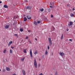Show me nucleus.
Segmentation results:
<instances>
[{
  "label": "nucleus",
  "instance_id": "nucleus-1",
  "mask_svg": "<svg viewBox=\"0 0 75 75\" xmlns=\"http://www.w3.org/2000/svg\"><path fill=\"white\" fill-rule=\"evenodd\" d=\"M34 65L35 68H37V62L36 61V60L35 59H34Z\"/></svg>",
  "mask_w": 75,
  "mask_h": 75
},
{
  "label": "nucleus",
  "instance_id": "nucleus-2",
  "mask_svg": "<svg viewBox=\"0 0 75 75\" xmlns=\"http://www.w3.org/2000/svg\"><path fill=\"white\" fill-rule=\"evenodd\" d=\"M49 41L50 43V46H52V40H51V39L50 38H49Z\"/></svg>",
  "mask_w": 75,
  "mask_h": 75
},
{
  "label": "nucleus",
  "instance_id": "nucleus-3",
  "mask_svg": "<svg viewBox=\"0 0 75 75\" xmlns=\"http://www.w3.org/2000/svg\"><path fill=\"white\" fill-rule=\"evenodd\" d=\"M31 6H29L26 8V9L27 10H31Z\"/></svg>",
  "mask_w": 75,
  "mask_h": 75
},
{
  "label": "nucleus",
  "instance_id": "nucleus-4",
  "mask_svg": "<svg viewBox=\"0 0 75 75\" xmlns=\"http://www.w3.org/2000/svg\"><path fill=\"white\" fill-rule=\"evenodd\" d=\"M26 17L29 20H31V15L29 14L28 15H27Z\"/></svg>",
  "mask_w": 75,
  "mask_h": 75
},
{
  "label": "nucleus",
  "instance_id": "nucleus-5",
  "mask_svg": "<svg viewBox=\"0 0 75 75\" xmlns=\"http://www.w3.org/2000/svg\"><path fill=\"white\" fill-rule=\"evenodd\" d=\"M5 29H8L9 28V25H6L4 26Z\"/></svg>",
  "mask_w": 75,
  "mask_h": 75
},
{
  "label": "nucleus",
  "instance_id": "nucleus-6",
  "mask_svg": "<svg viewBox=\"0 0 75 75\" xmlns=\"http://www.w3.org/2000/svg\"><path fill=\"white\" fill-rule=\"evenodd\" d=\"M30 57L33 58V55L32 54V51H31V49L30 50Z\"/></svg>",
  "mask_w": 75,
  "mask_h": 75
},
{
  "label": "nucleus",
  "instance_id": "nucleus-7",
  "mask_svg": "<svg viewBox=\"0 0 75 75\" xmlns=\"http://www.w3.org/2000/svg\"><path fill=\"white\" fill-rule=\"evenodd\" d=\"M50 4L52 6H54V2H50Z\"/></svg>",
  "mask_w": 75,
  "mask_h": 75
},
{
  "label": "nucleus",
  "instance_id": "nucleus-8",
  "mask_svg": "<svg viewBox=\"0 0 75 75\" xmlns=\"http://www.w3.org/2000/svg\"><path fill=\"white\" fill-rule=\"evenodd\" d=\"M59 54H60L61 55V56H64V53L63 52H60L59 53Z\"/></svg>",
  "mask_w": 75,
  "mask_h": 75
},
{
  "label": "nucleus",
  "instance_id": "nucleus-9",
  "mask_svg": "<svg viewBox=\"0 0 75 75\" xmlns=\"http://www.w3.org/2000/svg\"><path fill=\"white\" fill-rule=\"evenodd\" d=\"M12 43H13V41H11L9 42L8 43V47H9V46H10V45L11 44H12Z\"/></svg>",
  "mask_w": 75,
  "mask_h": 75
},
{
  "label": "nucleus",
  "instance_id": "nucleus-10",
  "mask_svg": "<svg viewBox=\"0 0 75 75\" xmlns=\"http://www.w3.org/2000/svg\"><path fill=\"white\" fill-rule=\"evenodd\" d=\"M72 24H73V23L72 22H70V24H68V25H69V26H70V25H72Z\"/></svg>",
  "mask_w": 75,
  "mask_h": 75
},
{
  "label": "nucleus",
  "instance_id": "nucleus-11",
  "mask_svg": "<svg viewBox=\"0 0 75 75\" xmlns=\"http://www.w3.org/2000/svg\"><path fill=\"white\" fill-rule=\"evenodd\" d=\"M22 73L23 75H25V72L24 70H22Z\"/></svg>",
  "mask_w": 75,
  "mask_h": 75
},
{
  "label": "nucleus",
  "instance_id": "nucleus-12",
  "mask_svg": "<svg viewBox=\"0 0 75 75\" xmlns=\"http://www.w3.org/2000/svg\"><path fill=\"white\" fill-rule=\"evenodd\" d=\"M27 20V18L25 17H24V21H26Z\"/></svg>",
  "mask_w": 75,
  "mask_h": 75
},
{
  "label": "nucleus",
  "instance_id": "nucleus-13",
  "mask_svg": "<svg viewBox=\"0 0 75 75\" xmlns=\"http://www.w3.org/2000/svg\"><path fill=\"white\" fill-rule=\"evenodd\" d=\"M4 7L5 8H7L8 7V6H7V5H4Z\"/></svg>",
  "mask_w": 75,
  "mask_h": 75
},
{
  "label": "nucleus",
  "instance_id": "nucleus-14",
  "mask_svg": "<svg viewBox=\"0 0 75 75\" xmlns=\"http://www.w3.org/2000/svg\"><path fill=\"white\" fill-rule=\"evenodd\" d=\"M6 69L7 71H9L10 70V68H9L8 67L6 68Z\"/></svg>",
  "mask_w": 75,
  "mask_h": 75
},
{
  "label": "nucleus",
  "instance_id": "nucleus-15",
  "mask_svg": "<svg viewBox=\"0 0 75 75\" xmlns=\"http://www.w3.org/2000/svg\"><path fill=\"white\" fill-rule=\"evenodd\" d=\"M24 59H25V57H24L23 58L21 59V61L23 62L24 61Z\"/></svg>",
  "mask_w": 75,
  "mask_h": 75
},
{
  "label": "nucleus",
  "instance_id": "nucleus-16",
  "mask_svg": "<svg viewBox=\"0 0 75 75\" xmlns=\"http://www.w3.org/2000/svg\"><path fill=\"white\" fill-rule=\"evenodd\" d=\"M45 54L46 55H47V54H48V51H47V50H46V51L45 52Z\"/></svg>",
  "mask_w": 75,
  "mask_h": 75
},
{
  "label": "nucleus",
  "instance_id": "nucleus-17",
  "mask_svg": "<svg viewBox=\"0 0 75 75\" xmlns=\"http://www.w3.org/2000/svg\"><path fill=\"white\" fill-rule=\"evenodd\" d=\"M74 14L73 13H71L70 15L71 17H74Z\"/></svg>",
  "mask_w": 75,
  "mask_h": 75
},
{
  "label": "nucleus",
  "instance_id": "nucleus-18",
  "mask_svg": "<svg viewBox=\"0 0 75 75\" xmlns=\"http://www.w3.org/2000/svg\"><path fill=\"white\" fill-rule=\"evenodd\" d=\"M38 54V52H37V51H35V52L34 53V54L36 55V54Z\"/></svg>",
  "mask_w": 75,
  "mask_h": 75
},
{
  "label": "nucleus",
  "instance_id": "nucleus-19",
  "mask_svg": "<svg viewBox=\"0 0 75 75\" xmlns=\"http://www.w3.org/2000/svg\"><path fill=\"white\" fill-rule=\"evenodd\" d=\"M63 36H64V35L63 34H62V35L61 37V39L62 40L63 39Z\"/></svg>",
  "mask_w": 75,
  "mask_h": 75
},
{
  "label": "nucleus",
  "instance_id": "nucleus-20",
  "mask_svg": "<svg viewBox=\"0 0 75 75\" xmlns=\"http://www.w3.org/2000/svg\"><path fill=\"white\" fill-rule=\"evenodd\" d=\"M34 24L35 25H37V23L36 22V21H34Z\"/></svg>",
  "mask_w": 75,
  "mask_h": 75
},
{
  "label": "nucleus",
  "instance_id": "nucleus-21",
  "mask_svg": "<svg viewBox=\"0 0 75 75\" xmlns=\"http://www.w3.org/2000/svg\"><path fill=\"white\" fill-rule=\"evenodd\" d=\"M23 51L24 53H26L27 52H26V49H24Z\"/></svg>",
  "mask_w": 75,
  "mask_h": 75
},
{
  "label": "nucleus",
  "instance_id": "nucleus-22",
  "mask_svg": "<svg viewBox=\"0 0 75 75\" xmlns=\"http://www.w3.org/2000/svg\"><path fill=\"white\" fill-rule=\"evenodd\" d=\"M20 31H23V29L21 28L20 29Z\"/></svg>",
  "mask_w": 75,
  "mask_h": 75
},
{
  "label": "nucleus",
  "instance_id": "nucleus-23",
  "mask_svg": "<svg viewBox=\"0 0 75 75\" xmlns=\"http://www.w3.org/2000/svg\"><path fill=\"white\" fill-rule=\"evenodd\" d=\"M4 53H6V50H4Z\"/></svg>",
  "mask_w": 75,
  "mask_h": 75
},
{
  "label": "nucleus",
  "instance_id": "nucleus-24",
  "mask_svg": "<svg viewBox=\"0 0 75 75\" xmlns=\"http://www.w3.org/2000/svg\"><path fill=\"white\" fill-rule=\"evenodd\" d=\"M40 23H41V21H38V24H40Z\"/></svg>",
  "mask_w": 75,
  "mask_h": 75
},
{
  "label": "nucleus",
  "instance_id": "nucleus-25",
  "mask_svg": "<svg viewBox=\"0 0 75 75\" xmlns=\"http://www.w3.org/2000/svg\"><path fill=\"white\" fill-rule=\"evenodd\" d=\"M41 11H44V9L42 8V9L40 10Z\"/></svg>",
  "mask_w": 75,
  "mask_h": 75
},
{
  "label": "nucleus",
  "instance_id": "nucleus-26",
  "mask_svg": "<svg viewBox=\"0 0 75 75\" xmlns=\"http://www.w3.org/2000/svg\"><path fill=\"white\" fill-rule=\"evenodd\" d=\"M10 54H11L12 53V50L11 49L10 50Z\"/></svg>",
  "mask_w": 75,
  "mask_h": 75
},
{
  "label": "nucleus",
  "instance_id": "nucleus-27",
  "mask_svg": "<svg viewBox=\"0 0 75 75\" xmlns=\"http://www.w3.org/2000/svg\"><path fill=\"white\" fill-rule=\"evenodd\" d=\"M51 17L52 18H53V17H54V16L52 15H51Z\"/></svg>",
  "mask_w": 75,
  "mask_h": 75
},
{
  "label": "nucleus",
  "instance_id": "nucleus-28",
  "mask_svg": "<svg viewBox=\"0 0 75 75\" xmlns=\"http://www.w3.org/2000/svg\"><path fill=\"white\" fill-rule=\"evenodd\" d=\"M57 74H58V72L57 71H56V72L55 75H57Z\"/></svg>",
  "mask_w": 75,
  "mask_h": 75
},
{
  "label": "nucleus",
  "instance_id": "nucleus-29",
  "mask_svg": "<svg viewBox=\"0 0 75 75\" xmlns=\"http://www.w3.org/2000/svg\"><path fill=\"white\" fill-rule=\"evenodd\" d=\"M52 28L53 30H55V28L54 27H52Z\"/></svg>",
  "mask_w": 75,
  "mask_h": 75
},
{
  "label": "nucleus",
  "instance_id": "nucleus-30",
  "mask_svg": "<svg viewBox=\"0 0 75 75\" xmlns=\"http://www.w3.org/2000/svg\"><path fill=\"white\" fill-rule=\"evenodd\" d=\"M48 50H50V46L49 45L47 46Z\"/></svg>",
  "mask_w": 75,
  "mask_h": 75
},
{
  "label": "nucleus",
  "instance_id": "nucleus-31",
  "mask_svg": "<svg viewBox=\"0 0 75 75\" xmlns=\"http://www.w3.org/2000/svg\"><path fill=\"white\" fill-rule=\"evenodd\" d=\"M48 11H49V12H50V11H51V10H50V9H49L48 10Z\"/></svg>",
  "mask_w": 75,
  "mask_h": 75
},
{
  "label": "nucleus",
  "instance_id": "nucleus-32",
  "mask_svg": "<svg viewBox=\"0 0 75 75\" xmlns=\"http://www.w3.org/2000/svg\"><path fill=\"white\" fill-rule=\"evenodd\" d=\"M16 16H14L13 18H14V19H16Z\"/></svg>",
  "mask_w": 75,
  "mask_h": 75
},
{
  "label": "nucleus",
  "instance_id": "nucleus-33",
  "mask_svg": "<svg viewBox=\"0 0 75 75\" xmlns=\"http://www.w3.org/2000/svg\"><path fill=\"white\" fill-rule=\"evenodd\" d=\"M54 7L53 6H50V8H52V7Z\"/></svg>",
  "mask_w": 75,
  "mask_h": 75
},
{
  "label": "nucleus",
  "instance_id": "nucleus-34",
  "mask_svg": "<svg viewBox=\"0 0 75 75\" xmlns=\"http://www.w3.org/2000/svg\"><path fill=\"white\" fill-rule=\"evenodd\" d=\"M15 36H16V37H17L18 35L17 34H15L14 35Z\"/></svg>",
  "mask_w": 75,
  "mask_h": 75
},
{
  "label": "nucleus",
  "instance_id": "nucleus-35",
  "mask_svg": "<svg viewBox=\"0 0 75 75\" xmlns=\"http://www.w3.org/2000/svg\"><path fill=\"white\" fill-rule=\"evenodd\" d=\"M35 40L36 41H37V38H35Z\"/></svg>",
  "mask_w": 75,
  "mask_h": 75
},
{
  "label": "nucleus",
  "instance_id": "nucleus-36",
  "mask_svg": "<svg viewBox=\"0 0 75 75\" xmlns=\"http://www.w3.org/2000/svg\"><path fill=\"white\" fill-rule=\"evenodd\" d=\"M38 67H40V64H38Z\"/></svg>",
  "mask_w": 75,
  "mask_h": 75
},
{
  "label": "nucleus",
  "instance_id": "nucleus-37",
  "mask_svg": "<svg viewBox=\"0 0 75 75\" xmlns=\"http://www.w3.org/2000/svg\"><path fill=\"white\" fill-rule=\"evenodd\" d=\"M28 37L27 36L26 37V38H25V39H28Z\"/></svg>",
  "mask_w": 75,
  "mask_h": 75
},
{
  "label": "nucleus",
  "instance_id": "nucleus-38",
  "mask_svg": "<svg viewBox=\"0 0 75 75\" xmlns=\"http://www.w3.org/2000/svg\"><path fill=\"white\" fill-rule=\"evenodd\" d=\"M44 55H43V56H42V58H44Z\"/></svg>",
  "mask_w": 75,
  "mask_h": 75
},
{
  "label": "nucleus",
  "instance_id": "nucleus-39",
  "mask_svg": "<svg viewBox=\"0 0 75 75\" xmlns=\"http://www.w3.org/2000/svg\"><path fill=\"white\" fill-rule=\"evenodd\" d=\"M11 48H12V49H13L14 48V47H13V46H11Z\"/></svg>",
  "mask_w": 75,
  "mask_h": 75
},
{
  "label": "nucleus",
  "instance_id": "nucleus-40",
  "mask_svg": "<svg viewBox=\"0 0 75 75\" xmlns=\"http://www.w3.org/2000/svg\"><path fill=\"white\" fill-rule=\"evenodd\" d=\"M39 75H43L42 73H40L39 74Z\"/></svg>",
  "mask_w": 75,
  "mask_h": 75
},
{
  "label": "nucleus",
  "instance_id": "nucleus-41",
  "mask_svg": "<svg viewBox=\"0 0 75 75\" xmlns=\"http://www.w3.org/2000/svg\"><path fill=\"white\" fill-rule=\"evenodd\" d=\"M25 2H28V1L27 0H26L25 1Z\"/></svg>",
  "mask_w": 75,
  "mask_h": 75
},
{
  "label": "nucleus",
  "instance_id": "nucleus-42",
  "mask_svg": "<svg viewBox=\"0 0 75 75\" xmlns=\"http://www.w3.org/2000/svg\"><path fill=\"white\" fill-rule=\"evenodd\" d=\"M29 42L30 44H31V41H29Z\"/></svg>",
  "mask_w": 75,
  "mask_h": 75
},
{
  "label": "nucleus",
  "instance_id": "nucleus-43",
  "mask_svg": "<svg viewBox=\"0 0 75 75\" xmlns=\"http://www.w3.org/2000/svg\"><path fill=\"white\" fill-rule=\"evenodd\" d=\"M3 72H5V69L3 70Z\"/></svg>",
  "mask_w": 75,
  "mask_h": 75
},
{
  "label": "nucleus",
  "instance_id": "nucleus-44",
  "mask_svg": "<svg viewBox=\"0 0 75 75\" xmlns=\"http://www.w3.org/2000/svg\"><path fill=\"white\" fill-rule=\"evenodd\" d=\"M69 41H72V39H70Z\"/></svg>",
  "mask_w": 75,
  "mask_h": 75
},
{
  "label": "nucleus",
  "instance_id": "nucleus-45",
  "mask_svg": "<svg viewBox=\"0 0 75 75\" xmlns=\"http://www.w3.org/2000/svg\"><path fill=\"white\" fill-rule=\"evenodd\" d=\"M28 32H30L31 31L30 30H28Z\"/></svg>",
  "mask_w": 75,
  "mask_h": 75
},
{
  "label": "nucleus",
  "instance_id": "nucleus-46",
  "mask_svg": "<svg viewBox=\"0 0 75 75\" xmlns=\"http://www.w3.org/2000/svg\"><path fill=\"white\" fill-rule=\"evenodd\" d=\"M69 6V5L67 4V6Z\"/></svg>",
  "mask_w": 75,
  "mask_h": 75
},
{
  "label": "nucleus",
  "instance_id": "nucleus-47",
  "mask_svg": "<svg viewBox=\"0 0 75 75\" xmlns=\"http://www.w3.org/2000/svg\"><path fill=\"white\" fill-rule=\"evenodd\" d=\"M2 3V2L1 1H0V3Z\"/></svg>",
  "mask_w": 75,
  "mask_h": 75
},
{
  "label": "nucleus",
  "instance_id": "nucleus-48",
  "mask_svg": "<svg viewBox=\"0 0 75 75\" xmlns=\"http://www.w3.org/2000/svg\"><path fill=\"white\" fill-rule=\"evenodd\" d=\"M73 11H74V10H75V9H74V8H73Z\"/></svg>",
  "mask_w": 75,
  "mask_h": 75
},
{
  "label": "nucleus",
  "instance_id": "nucleus-49",
  "mask_svg": "<svg viewBox=\"0 0 75 75\" xmlns=\"http://www.w3.org/2000/svg\"><path fill=\"white\" fill-rule=\"evenodd\" d=\"M18 18V17H16V18Z\"/></svg>",
  "mask_w": 75,
  "mask_h": 75
},
{
  "label": "nucleus",
  "instance_id": "nucleus-50",
  "mask_svg": "<svg viewBox=\"0 0 75 75\" xmlns=\"http://www.w3.org/2000/svg\"><path fill=\"white\" fill-rule=\"evenodd\" d=\"M53 53H52V55H53Z\"/></svg>",
  "mask_w": 75,
  "mask_h": 75
},
{
  "label": "nucleus",
  "instance_id": "nucleus-51",
  "mask_svg": "<svg viewBox=\"0 0 75 75\" xmlns=\"http://www.w3.org/2000/svg\"><path fill=\"white\" fill-rule=\"evenodd\" d=\"M68 30H69L68 29H67V31H68Z\"/></svg>",
  "mask_w": 75,
  "mask_h": 75
},
{
  "label": "nucleus",
  "instance_id": "nucleus-52",
  "mask_svg": "<svg viewBox=\"0 0 75 75\" xmlns=\"http://www.w3.org/2000/svg\"><path fill=\"white\" fill-rule=\"evenodd\" d=\"M6 61H7V60L6 59Z\"/></svg>",
  "mask_w": 75,
  "mask_h": 75
},
{
  "label": "nucleus",
  "instance_id": "nucleus-53",
  "mask_svg": "<svg viewBox=\"0 0 75 75\" xmlns=\"http://www.w3.org/2000/svg\"><path fill=\"white\" fill-rule=\"evenodd\" d=\"M0 71H1V69H0Z\"/></svg>",
  "mask_w": 75,
  "mask_h": 75
},
{
  "label": "nucleus",
  "instance_id": "nucleus-54",
  "mask_svg": "<svg viewBox=\"0 0 75 75\" xmlns=\"http://www.w3.org/2000/svg\"><path fill=\"white\" fill-rule=\"evenodd\" d=\"M40 59H39V61H40Z\"/></svg>",
  "mask_w": 75,
  "mask_h": 75
}]
</instances>
